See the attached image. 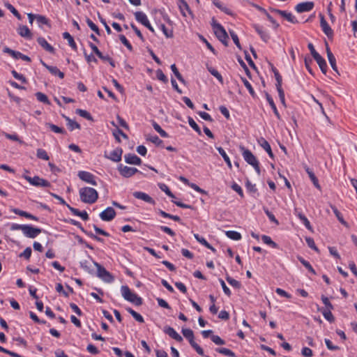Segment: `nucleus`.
Wrapping results in <instances>:
<instances>
[{"label": "nucleus", "mask_w": 357, "mask_h": 357, "mask_svg": "<svg viewBox=\"0 0 357 357\" xmlns=\"http://www.w3.org/2000/svg\"><path fill=\"white\" fill-rule=\"evenodd\" d=\"M240 150L242 152V155L244 160L250 165H252L255 169L258 175H260L261 171L259 167V162L253 155V153L249 150L245 149L244 146H241Z\"/></svg>", "instance_id": "7ed1b4c3"}, {"label": "nucleus", "mask_w": 357, "mask_h": 357, "mask_svg": "<svg viewBox=\"0 0 357 357\" xmlns=\"http://www.w3.org/2000/svg\"><path fill=\"white\" fill-rule=\"evenodd\" d=\"M63 38L64 39H66L68 42V45L71 47V48L74 50H77V45L73 39V38L71 36V35L68 32H64L63 33Z\"/></svg>", "instance_id": "c756f323"}, {"label": "nucleus", "mask_w": 357, "mask_h": 357, "mask_svg": "<svg viewBox=\"0 0 357 357\" xmlns=\"http://www.w3.org/2000/svg\"><path fill=\"white\" fill-rule=\"evenodd\" d=\"M320 17V26L323 32L328 36V38H332L333 37V31L328 25V22L324 18V16L322 14H319Z\"/></svg>", "instance_id": "4468645a"}, {"label": "nucleus", "mask_w": 357, "mask_h": 357, "mask_svg": "<svg viewBox=\"0 0 357 357\" xmlns=\"http://www.w3.org/2000/svg\"><path fill=\"white\" fill-rule=\"evenodd\" d=\"M214 33L216 37L222 42L225 46L228 45V35L224 27L221 24L214 25Z\"/></svg>", "instance_id": "6e6552de"}, {"label": "nucleus", "mask_w": 357, "mask_h": 357, "mask_svg": "<svg viewBox=\"0 0 357 357\" xmlns=\"http://www.w3.org/2000/svg\"><path fill=\"white\" fill-rule=\"evenodd\" d=\"M229 33H230V36L234 41V43H235V45H236V47L239 49V50H241V45L240 44V42H239V39H238V36L234 33V31H229Z\"/></svg>", "instance_id": "052dcab7"}, {"label": "nucleus", "mask_w": 357, "mask_h": 357, "mask_svg": "<svg viewBox=\"0 0 357 357\" xmlns=\"http://www.w3.org/2000/svg\"><path fill=\"white\" fill-rule=\"evenodd\" d=\"M18 34L26 39H31L32 38V33L30 29L25 25H20L17 29Z\"/></svg>", "instance_id": "5701e85b"}, {"label": "nucleus", "mask_w": 357, "mask_h": 357, "mask_svg": "<svg viewBox=\"0 0 357 357\" xmlns=\"http://www.w3.org/2000/svg\"><path fill=\"white\" fill-rule=\"evenodd\" d=\"M321 301H322L323 303L326 306V309L325 310H333V305L329 301V300H328V298L327 297H326L325 296L322 295L321 296Z\"/></svg>", "instance_id": "774afa93"}, {"label": "nucleus", "mask_w": 357, "mask_h": 357, "mask_svg": "<svg viewBox=\"0 0 357 357\" xmlns=\"http://www.w3.org/2000/svg\"><path fill=\"white\" fill-rule=\"evenodd\" d=\"M86 23L91 30H93L98 35L100 34V29L89 18L86 19Z\"/></svg>", "instance_id": "6e6d98bb"}, {"label": "nucleus", "mask_w": 357, "mask_h": 357, "mask_svg": "<svg viewBox=\"0 0 357 357\" xmlns=\"http://www.w3.org/2000/svg\"><path fill=\"white\" fill-rule=\"evenodd\" d=\"M225 234L228 238L232 240L238 241L241 238V234L236 231H227Z\"/></svg>", "instance_id": "79ce46f5"}, {"label": "nucleus", "mask_w": 357, "mask_h": 357, "mask_svg": "<svg viewBox=\"0 0 357 357\" xmlns=\"http://www.w3.org/2000/svg\"><path fill=\"white\" fill-rule=\"evenodd\" d=\"M135 17L137 22H140L142 24H143L144 26L148 28L151 32H154V29L151 25L147 16L145 13H144L142 11H137L135 13Z\"/></svg>", "instance_id": "9d476101"}, {"label": "nucleus", "mask_w": 357, "mask_h": 357, "mask_svg": "<svg viewBox=\"0 0 357 357\" xmlns=\"http://www.w3.org/2000/svg\"><path fill=\"white\" fill-rule=\"evenodd\" d=\"M331 208L334 213V214L335 215V216L337 217V220L342 224L344 225V226H348L347 225V222L344 220L343 217H342V213L337 210V208L334 206H331Z\"/></svg>", "instance_id": "58836bf2"}, {"label": "nucleus", "mask_w": 357, "mask_h": 357, "mask_svg": "<svg viewBox=\"0 0 357 357\" xmlns=\"http://www.w3.org/2000/svg\"><path fill=\"white\" fill-rule=\"evenodd\" d=\"M121 291L123 298L137 306L142 305V298L137 294L132 292L127 285H123L121 287Z\"/></svg>", "instance_id": "f03ea898"}, {"label": "nucleus", "mask_w": 357, "mask_h": 357, "mask_svg": "<svg viewBox=\"0 0 357 357\" xmlns=\"http://www.w3.org/2000/svg\"><path fill=\"white\" fill-rule=\"evenodd\" d=\"M116 216V211L112 207H107L100 213V218L103 221H111Z\"/></svg>", "instance_id": "2eb2a0df"}, {"label": "nucleus", "mask_w": 357, "mask_h": 357, "mask_svg": "<svg viewBox=\"0 0 357 357\" xmlns=\"http://www.w3.org/2000/svg\"><path fill=\"white\" fill-rule=\"evenodd\" d=\"M36 155L38 158L43 159L44 160H49L50 159V157L46 151L42 149H38L37 150Z\"/></svg>", "instance_id": "09e8293b"}, {"label": "nucleus", "mask_w": 357, "mask_h": 357, "mask_svg": "<svg viewBox=\"0 0 357 357\" xmlns=\"http://www.w3.org/2000/svg\"><path fill=\"white\" fill-rule=\"evenodd\" d=\"M314 6V2L312 1H305L298 3L295 10L297 13H302L304 12H309L313 9Z\"/></svg>", "instance_id": "dca6fc26"}, {"label": "nucleus", "mask_w": 357, "mask_h": 357, "mask_svg": "<svg viewBox=\"0 0 357 357\" xmlns=\"http://www.w3.org/2000/svg\"><path fill=\"white\" fill-rule=\"evenodd\" d=\"M3 52L4 53L10 54L12 57H13L15 59H21V56L22 55V53L17 51H15L8 47H5L3 50Z\"/></svg>", "instance_id": "7c9ffc66"}, {"label": "nucleus", "mask_w": 357, "mask_h": 357, "mask_svg": "<svg viewBox=\"0 0 357 357\" xmlns=\"http://www.w3.org/2000/svg\"><path fill=\"white\" fill-rule=\"evenodd\" d=\"M31 252V248L30 247H27L22 253L20 254V257H24L26 259H29Z\"/></svg>", "instance_id": "338daca9"}, {"label": "nucleus", "mask_w": 357, "mask_h": 357, "mask_svg": "<svg viewBox=\"0 0 357 357\" xmlns=\"http://www.w3.org/2000/svg\"><path fill=\"white\" fill-rule=\"evenodd\" d=\"M295 214L298 216V218L303 222V225L306 227V228L309 230H312V227L308 219L301 213L298 212L297 209H295Z\"/></svg>", "instance_id": "c85d7f7f"}, {"label": "nucleus", "mask_w": 357, "mask_h": 357, "mask_svg": "<svg viewBox=\"0 0 357 357\" xmlns=\"http://www.w3.org/2000/svg\"><path fill=\"white\" fill-rule=\"evenodd\" d=\"M126 310L133 317V318L139 323H144V319L143 317L139 314L138 312H135L134 310H132L130 307H128Z\"/></svg>", "instance_id": "72a5a7b5"}, {"label": "nucleus", "mask_w": 357, "mask_h": 357, "mask_svg": "<svg viewBox=\"0 0 357 357\" xmlns=\"http://www.w3.org/2000/svg\"><path fill=\"white\" fill-rule=\"evenodd\" d=\"M79 194L81 201L85 204H94L98 199V192L94 188L90 187L80 188Z\"/></svg>", "instance_id": "f257e3e1"}, {"label": "nucleus", "mask_w": 357, "mask_h": 357, "mask_svg": "<svg viewBox=\"0 0 357 357\" xmlns=\"http://www.w3.org/2000/svg\"><path fill=\"white\" fill-rule=\"evenodd\" d=\"M214 5L218 8L220 10H221L222 12L227 15H232V13L229 8H228L227 6H224L221 2L218 1H213Z\"/></svg>", "instance_id": "ea45409f"}, {"label": "nucleus", "mask_w": 357, "mask_h": 357, "mask_svg": "<svg viewBox=\"0 0 357 357\" xmlns=\"http://www.w3.org/2000/svg\"><path fill=\"white\" fill-rule=\"evenodd\" d=\"M63 117L65 119L66 121L67 122V126L71 131L74 129H81V126L77 122L72 120L67 116L63 115Z\"/></svg>", "instance_id": "a878e982"}, {"label": "nucleus", "mask_w": 357, "mask_h": 357, "mask_svg": "<svg viewBox=\"0 0 357 357\" xmlns=\"http://www.w3.org/2000/svg\"><path fill=\"white\" fill-rule=\"evenodd\" d=\"M307 47L310 50L312 56L318 63L321 72L324 74H326L327 72V64L325 59L318 52H317L312 43H309Z\"/></svg>", "instance_id": "20e7f679"}, {"label": "nucleus", "mask_w": 357, "mask_h": 357, "mask_svg": "<svg viewBox=\"0 0 357 357\" xmlns=\"http://www.w3.org/2000/svg\"><path fill=\"white\" fill-rule=\"evenodd\" d=\"M70 224H72L73 225L76 226V227H77L80 228V229H81V230H82L84 233H85L88 236H89V237H91V238H93V239H95V240H96L97 241H99V242H103V239H102V238H100V237L97 236L96 235H94V234H93V233H91V232H89V231H86V230H85V229L82 227L81 223H80L79 222H78V221H77V220H73V219H71V220H70Z\"/></svg>", "instance_id": "a211bd4d"}, {"label": "nucleus", "mask_w": 357, "mask_h": 357, "mask_svg": "<svg viewBox=\"0 0 357 357\" xmlns=\"http://www.w3.org/2000/svg\"><path fill=\"white\" fill-rule=\"evenodd\" d=\"M298 259L299 260V261L310 272L312 273L313 275H316L317 273L316 271H314V269L312 268V266H311V264L306 260H305L302 257H300L298 256Z\"/></svg>", "instance_id": "f704fd0d"}, {"label": "nucleus", "mask_w": 357, "mask_h": 357, "mask_svg": "<svg viewBox=\"0 0 357 357\" xmlns=\"http://www.w3.org/2000/svg\"><path fill=\"white\" fill-rule=\"evenodd\" d=\"M36 97L38 101L47 105H50V102L47 96L45 94L43 93L42 92H37L36 93Z\"/></svg>", "instance_id": "37998d69"}, {"label": "nucleus", "mask_w": 357, "mask_h": 357, "mask_svg": "<svg viewBox=\"0 0 357 357\" xmlns=\"http://www.w3.org/2000/svg\"><path fill=\"white\" fill-rule=\"evenodd\" d=\"M306 172H307L310 180L313 183L314 185L317 189H319V190L321 189V186L319 183V181H318L317 178L316 177V176L314 175V174L313 173V172L311 171L309 168L306 169Z\"/></svg>", "instance_id": "473e14b6"}, {"label": "nucleus", "mask_w": 357, "mask_h": 357, "mask_svg": "<svg viewBox=\"0 0 357 357\" xmlns=\"http://www.w3.org/2000/svg\"><path fill=\"white\" fill-rule=\"evenodd\" d=\"M264 211L271 222L275 223L276 225H279V222L275 218V215L271 212H270L266 207H264Z\"/></svg>", "instance_id": "4d7b16f0"}, {"label": "nucleus", "mask_w": 357, "mask_h": 357, "mask_svg": "<svg viewBox=\"0 0 357 357\" xmlns=\"http://www.w3.org/2000/svg\"><path fill=\"white\" fill-rule=\"evenodd\" d=\"M123 153V150L121 148H117L113 150L109 155H107V153H105V157L107 159H109L114 162H119L121 160V156Z\"/></svg>", "instance_id": "f3484780"}, {"label": "nucleus", "mask_w": 357, "mask_h": 357, "mask_svg": "<svg viewBox=\"0 0 357 357\" xmlns=\"http://www.w3.org/2000/svg\"><path fill=\"white\" fill-rule=\"evenodd\" d=\"M95 266L97 268V276L105 282H112L114 278L112 275L107 271L103 266L96 261H93Z\"/></svg>", "instance_id": "423d86ee"}, {"label": "nucleus", "mask_w": 357, "mask_h": 357, "mask_svg": "<svg viewBox=\"0 0 357 357\" xmlns=\"http://www.w3.org/2000/svg\"><path fill=\"white\" fill-rule=\"evenodd\" d=\"M22 177L26 179L31 185L36 187H50V183L42 178L38 176H35L34 177H31L26 175H23Z\"/></svg>", "instance_id": "0eeeda50"}, {"label": "nucleus", "mask_w": 357, "mask_h": 357, "mask_svg": "<svg viewBox=\"0 0 357 357\" xmlns=\"http://www.w3.org/2000/svg\"><path fill=\"white\" fill-rule=\"evenodd\" d=\"M266 100L268 101V102L269 103L271 107L272 108L275 115L276 116V117L280 119V115L277 109V107H276V105L272 98V97L268 93H266Z\"/></svg>", "instance_id": "cd10ccee"}, {"label": "nucleus", "mask_w": 357, "mask_h": 357, "mask_svg": "<svg viewBox=\"0 0 357 357\" xmlns=\"http://www.w3.org/2000/svg\"><path fill=\"white\" fill-rule=\"evenodd\" d=\"M117 169L120 174L125 178H130L139 172V170L137 168L124 166L122 164H120L118 166Z\"/></svg>", "instance_id": "1a4fd4ad"}, {"label": "nucleus", "mask_w": 357, "mask_h": 357, "mask_svg": "<svg viewBox=\"0 0 357 357\" xmlns=\"http://www.w3.org/2000/svg\"><path fill=\"white\" fill-rule=\"evenodd\" d=\"M178 7L183 16H185L184 10H187L190 14H192V11L190 10L188 3L185 0H182V2L178 3Z\"/></svg>", "instance_id": "a19ab883"}, {"label": "nucleus", "mask_w": 357, "mask_h": 357, "mask_svg": "<svg viewBox=\"0 0 357 357\" xmlns=\"http://www.w3.org/2000/svg\"><path fill=\"white\" fill-rule=\"evenodd\" d=\"M331 310H321L322 314L324 317V318L331 323H332L335 321V318L331 312Z\"/></svg>", "instance_id": "49530a36"}, {"label": "nucleus", "mask_w": 357, "mask_h": 357, "mask_svg": "<svg viewBox=\"0 0 357 357\" xmlns=\"http://www.w3.org/2000/svg\"><path fill=\"white\" fill-rule=\"evenodd\" d=\"M37 42L44 50H45L48 52L52 54L54 53V48L51 45H50L44 38L38 37L37 39Z\"/></svg>", "instance_id": "b1692460"}, {"label": "nucleus", "mask_w": 357, "mask_h": 357, "mask_svg": "<svg viewBox=\"0 0 357 357\" xmlns=\"http://www.w3.org/2000/svg\"><path fill=\"white\" fill-rule=\"evenodd\" d=\"M11 73L15 79L20 80L22 83H26V79L23 75L18 73L15 70H12Z\"/></svg>", "instance_id": "0e129e2a"}, {"label": "nucleus", "mask_w": 357, "mask_h": 357, "mask_svg": "<svg viewBox=\"0 0 357 357\" xmlns=\"http://www.w3.org/2000/svg\"><path fill=\"white\" fill-rule=\"evenodd\" d=\"M216 149H217L218 153L223 158V159L225 161V162L227 163L228 167L229 169H231V167H232L231 162L230 161V159H229V156L227 155V154L225 151V150L222 147H217Z\"/></svg>", "instance_id": "2f4dec72"}, {"label": "nucleus", "mask_w": 357, "mask_h": 357, "mask_svg": "<svg viewBox=\"0 0 357 357\" xmlns=\"http://www.w3.org/2000/svg\"><path fill=\"white\" fill-rule=\"evenodd\" d=\"M226 280L227 281V282L231 285L233 287L236 288V289H240L241 287V284L240 282H238V280L229 277V276H227L226 277Z\"/></svg>", "instance_id": "de8ad7c7"}, {"label": "nucleus", "mask_w": 357, "mask_h": 357, "mask_svg": "<svg viewBox=\"0 0 357 357\" xmlns=\"http://www.w3.org/2000/svg\"><path fill=\"white\" fill-rule=\"evenodd\" d=\"M147 139L151 142L152 143H154L157 146H162L163 144L162 140H161L157 135L151 136L149 138H147Z\"/></svg>", "instance_id": "680f3d73"}, {"label": "nucleus", "mask_w": 357, "mask_h": 357, "mask_svg": "<svg viewBox=\"0 0 357 357\" xmlns=\"http://www.w3.org/2000/svg\"><path fill=\"white\" fill-rule=\"evenodd\" d=\"M188 123L199 135L202 134L201 130L192 117H188Z\"/></svg>", "instance_id": "3c124183"}, {"label": "nucleus", "mask_w": 357, "mask_h": 357, "mask_svg": "<svg viewBox=\"0 0 357 357\" xmlns=\"http://www.w3.org/2000/svg\"><path fill=\"white\" fill-rule=\"evenodd\" d=\"M75 112H76V114H79L80 116H82L87 120L91 121H93L92 116L86 110H84L82 109H77Z\"/></svg>", "instance_id": "4c0bfd02"}, {"label": "nucleus", "mask_w": 357, "mask_h": 357, "mask_svg": "<svg viewBox=\"0 0 357 357\" xmlns=\"http://www.w3.org/2000/svg\"><path fill=\"white\" fill-rule=\"evenodd\" d=\"M211 340L217 345H224L225 344V341L223 340L218 335H213L211 336Z\"/></svg>", "instance_id": "13d9d810"}, {"label": "nucleus", "mask_w": 357, "mask_h": 357, "mask_svg": "<svg viewBox=\"0 0 357 357\" xmlns=\"http://www.w3.org/2000/svg\"><path fill=\"white\" fill-rule=\"evenodd\" d=\"M40 63L42 65L45 67L50 73H52L54 75L59 76L61 79H63L64 77V73H62L57 67L56 66H52L46 64L43 60H40Z\"/></svg>", "instance_id": "4be33fe9"}, {"label": "nucleus", "mask_w": 357, "mask_h": 357, "mask_svg": "<svg viewBox=\"0 0 357 357\" xmlns=\"http://www.w3.org/2000/svg\"><path fill=\"white\" fill-rule=\"evenodd\" d=\"M156 77L159 80L163 82L164 83H167L168 82L167 77L160 69L157 70Z\"/></svg>", "instance_id": "69168bd1"}, {"label": "nucleus", "mask_w": 357, "mask_h": 357, "mask_svg": "<svg viewBox=\"0 0 357 357\" xmlns=\"http://www.w3.org/2000/svg\"><path fill=\"white\" fill-rule=\"evenodd\" d=\"M182 333L183 336L189 340L190 345L193 349H195L197 354L201 356H204L203 349L194 340L193 331L190 328H183Z\"/></svg>", "instance_id": "39448f33"}, {"label": "nucleus", "mask_w": 357, "mask_h": 357, "mask_svg": "<svg viewBox=\"0 0 357 357\" xmlns=\"http://www.w3.org/2000/svg\"><path fill=\"white\" fill-rule=\"evenodd\" d=\"M45 126L47 127H48L49 128H50V130L55 133H59V134L66 133V131L62 128H60L53 123H46Z\"/></svg>", "instance_id": "c9c22d12"}, {"label": "nucleus", "mask_w": 357, "mask_h": 357, "mask_svg": "<svg viewBox=\"0 0 357 357\" xmlns=\"http://www.w3.org/2000/svg\"><path fill=\"white\" fill-rule=\"evenodd\" d=\"M133 196L136 199H142L151 204H155V201L153 200V199L145 192L139 191L134 192Z\"/></svg>", "instance_id": "412c9836"}, {"label": "nucleus", "mask_w": 357, "mask_h": 357, "mask_svg": "<svg viewBox=\"0 0 357 357\" xmlns=\"http://www.w3.org/2000/svg\"><path fill=\"white\" fill-rule=\"evenodd\" d=\"M259 143L260 146L267 152L268 155L273 158V153L272 152V150H271L269 143L264 138H261L259 141Z\"/></svg>", "instance_id": "bb28decb"}, {"label": "nucleus", "mask_w": 357, "mask_h": 357, "mask_svg": "<svg viewBox=\"0 0 357 357\" xmlns=\"http://www.w3.org/2000/svg\"><path fill=\"white\" fill-rule=\"evenodd\" d=\"M261 239L264 243L271 245L273 248H276L278 247L277 243L273 241L271 237L268 236L263 235L261 236Z\"/></svg>", "instance_id": "8fccbe9b"}, {"label": "nucleus", "mask_w": 357, "mask_h": 357, "mask_svg": "<svg viewBox=\"0 0 357 357\" xmlns=\"http://www.w3.org/2000/svg\"><path fill=\"white\" fill-rule=\"evenodd\" d=\"M42 230L40 228L33 227L31 225H26L23 234L26 237L34 238L41 233Z\"/></svg>", "instance_id": "f8f14e48"}, {"label": "nucleus", "mask_w": 357, "mask_h": 357, "mask_svg": "<svg viewBox=\"0 0 357 357\" xmlns=\"http://www.w3.org/2000/svg\"><path fill=\"white\" fill-rule=\"evenodd\" d=\"M208 70L213 75L221 84H223V78L220 73L212 67H208Z\"/></svg>", "instance_id": "c03bdc74"}, {"label": "nucleus", "mask_w": 357, "mask_h": 357, "mask_svg": "<svg viewBox=\"0 0 357 357\" xmlns=\"http://www.w3.org/2000/svg\"><path fill=\"white\" fill-rule=\"evenodd\" d=\"M119 40L121 42L130 50H132V47L130 42L127 40L124 35H119Z\"/></svg>", "instance_id": "bf43d9fd"}, {"label": "nucleus", "mask_w": 357, "mask_h": 357, "mask_svg": "<svg viewBox=\"0 0 357 357\" xmlns=\"http://www.w3.org/2000/svg\"><path fill=\"white\" fill-rule=\"evenodd\" d=\"M78 177L83 181H85L86 183H90L93 185H97L95 176L89 172H86V171L79 172Z\"/></svg>", "instance_id": "ddd939ff"}, {"label": "nucleus", "mask_w": 357, "mask_h": 357, "mask_svg": "<svg viewBox=\"0 0 357 357\" xmlns=\"http://www.w3.org/2000/svg\"><path fill=\"white\" fill-rule=\"evenodd\" d=\"M153 127L157 131L161 137H168V134L165 132L162 128L155 121H153Z\"/></svg>", "instance_id": "a18cd8bd"}, {"label": "nucleus", "mask_w": 357, "mask_h": 357, "mask_svg": "<svg viewBox=\"0 0 357 357\" xmlns=\"http://www.w3.org/2000/svg\"><path fill=\"white\" fill-rule=\"evenodd\" d=\"M160 189L165 192L167 195L172 198H175L174 195L171 192L168 186L164 183L159 185Z\"/></svg>", "instance_id": "5fc2aeb1"}, {"label": "nucleus", "mask_w": 357, "mask_h": 357, "mask_svg": "<svg viewBox=\"0 0 357 357\" xmlns=\"http://www.w3.org/2000/svg\"><path fill=\"white\" fill-rule=\"evenodd\" d=\"M6 6L18 20H21V15L11 4L7 3Z\"/></svg>", "instance_id": "e2e57ef3"}, {"label": "nucleus", "mask_w": 357, "mask_h": 357, "mask_svg": "<svg viewBox=\"0 0 357 357\" xmlns=\"http://www.w3.org/2000/svg\"><path fill=\"white\" fill-rule=\"evenodd\" d=\"M270 10L273 13L280 15L281 17H282L283 18H284L286 20H287L288 22H289L291 23L296 24L298 22V21L296 20L295 16L293 15V14L291 13H289L286 10H281L279 9L271 8H270Z\"/></svg>", "instance_id": "9b49d317"}, {"label": "nucleus", "mask_w": 357, "mask_h": 357, "mask_svg": "<svg viewBox=\"0 0 357 357\" xmlns=\"http://www.w3.org/2000/svg\"><path fill=\"white\" fill-rule=\"evenodd\" d=\"M11 211L13 212L14 213L17 214V215H19L22 217H24V218H26L28 219H30V220H35V221H38V218L29 213H27L26 211H22V210H20L18 208H11Z\"/></svg>", "instance_id": "393cba45"}, {"label": "nucleus", "mask_w": 357, "mask_h": 357, "mask_svg": "<svg viewBox=\"0 0 357 357\" xmlns=\"http://www.w3.org/2000/svg\"><path fill=\"white\" fill-rule=\"evenodd\" d=\"M241 80L243 82L246 89L249 91V93H250V95L252 97H255V91H254L253 88L252 87L250 83L244 77H241Z\"/></svg>", "instance_id": "864d4df0"}, {"label": "nucleus", "mask_w": 357, "mask_h": 357, "mask_svg": "<svg viewBox=\"0 0 357 357\" xmlns=\"http://www.w3.org/2000/svg\"><path fill=\"white\" fill-rule=\"evenodd\" d=\"M305 241L307 244V245L312 248V250H314V251H316L317 252H319V250L318 249V248L315 245V243H314V241L312 238L311 237H306L305 238Z\"/></svg>", "instance_id": "603ef678"}, {"label": "nucleus", "mask_w": 357, "mask_h": 357, "mask_svg": "<svg viewBox=\"0 0 357 357\" xmlns=\"http://www.w3.org/2000/svg\"><path fill=\"white\" fill-rule=\"evenodd\" d=\"M124 159L126 163L130 165H139L142 163V160L135 154L128 153L124 155Z\"/></svg>", "instance_id": "aec40b11"}, {"label": "nucleus", "mask_w": 357, "mask_h": 357, "mask_svg": "<svg viewBox=\"0 0 357 357\" xmlns=\"http://www.w3.org/2000/svg\"><path fill=\"white\" fill-rule=\"evenodd\" d=\"M164 332L177 342H182L183 337L171 326H166Z\"/></svg>", "instance_id": "6ab92c4d"}, {"label": "nucleus", "mask_w": 357, "mask_h": 357, "mask_svg": "<svg viewBox=\"0 0 357 357\" xmlns=\"http://www.w3.org/2000/svg\"><path fill=\"white\" fill-rule=\"evenodd\" d=\"M215 351L219 354H223L229 357H236V354L231 350L227 348H217Z\"/></svg>", "instance_id": "e433bc0d"}]
</instances>
